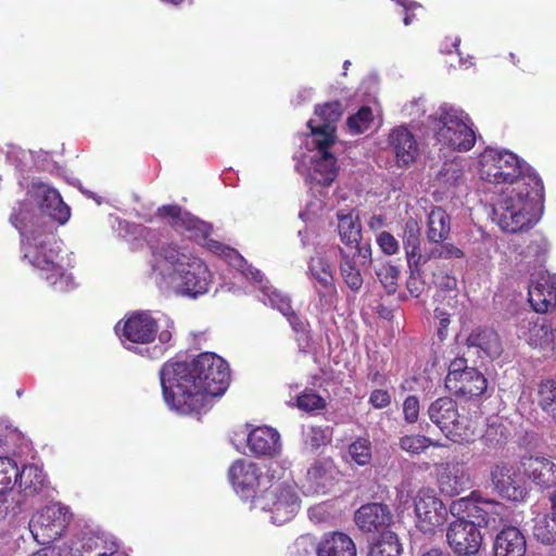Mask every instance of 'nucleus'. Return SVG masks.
I'll use <instances>...</instances> for the list:
<instances>
[{
  "mask_svg": "<svg viewBox=\"0 0 556 556\" xmlns=\"http://www.w3.org/2000/svg\"><path fill=\"white\" fill-rule=\"evenodd\" d=\"M510 514V509L505 504L481 497L476 523L479 527L484 526L491 529H496L501 525L509 521Z\"/></svg>",
  "mask_w": 556,
  "mask_h": 556,
  "instance_id": "32",
  "label": "nucleus"
},
{
  "mask_svg": "<svg viewBox=\"0 0 556 556\" xmlns=\"http://www.w3.org/2000/svg\"><path fill=\"white\" fill-rule=\"evenodd\" d=\"M313 94H314V90L312 88L303 87V88L299 89L294 99L292 100V103H294V105H302L305 102L311 101L313 98Z\"/></svg>",
  "mask_w": 556,
  "mask_h": 556,
  "instance_id": "59",
  "label": "nucleus"
},
{
  "mask_svg": "<svg viewBox=\"0 0 556 556\" xmlns=\"http://www.w3.org/2000/svg\"><path fill=\"white\" fill-rule=\"evenodd\" d=\"M115 331L123 345L149 358H159L164 352V346H147L156 338L157 324L148 312H137L128 316L124 321L115 326Z\"/></svg>",
  "mask_w": 556,
  "mask_h": 556,
  "instance_id": "9",
  "label": "nucleus"
},
{
  "mask_svg": "<svg viewBox=\"0 0 556 556\" xmlns=\"http://www.w3.org/2000/svg\"><path fill=\"white\" fill-rule=\"evenodd\" d=\"M24 208L11 215V223L22 237V253L24 260L31 265L48 285L59 292H66L75 288L71 273L63 266L61 242L53 233L52 227L38 224V229L25 223L22 216Z\"/></svg>",
  "mask_w": 556,
  "mask_h": 556,
  "instance_id": "3",
  "label": "nucleus"
},
{
  "mask_svg": "<svg viewBox=\"0 0 556 556\" xmlns=\"http://www.w3.org/2000/svg\"><path fill=\"white\" fill-rule=\"evenodd\" d=\"M427 415L453 442H469L475 435L476 428L472 420L459 413L456 401L450 396H442L431 402L427 408Z\"/></svg>",
  "mask_w": 556,
  "mask_h": 556,
  "instance_id": "10",
  "label": "nucleus"
},
{
  "mask_svg": "<svg viewBox=\"0 0 556 556\" xmlns=\"http://www.w3.org/2000/svg\"><path fill=\"white\" fill-rule=\"evenodd\" d=\"M254 508L270 514V522L283 525L290 521L300 509V498L292 481L271 483L257 495L253 502Z\"/></svg>",
  "mask_w": 556,
  "mask_h": 556,
  "instance_id": "11",
  "label": "nucleus"
},
{
  "mask_svg": "<svg viewBox=\"0 0 556 556\" xmlns=\"http://www.w3.org/2000/svg\"><path fill=\"white\" fill-rule=\"evenodd\" d=\"M307 440L313 447H319L328 440L326 430L320 427H312L307 433Z\"/></svg>",
  "mask_w": 556,
  "mask_h": 556,
  "instance_id": "57",
  "label": "nucleus"
},
{
  "mask_svg": "<svg viewBox=\"0 0 556 556\" xmlns=\"http://www.w3.org/2000/svg\"><path fill=\"white\" fill-rule=\"evenodd\" d=\"M402 241L409 267L421 266L425 258L421 257L420 251V226L415 218L409 217L405 220Z\"/></svg>",
  "mask_w": 556,
  "mask_h": 556,
  "instance_id": "34",
  "label": "nucleus"
},
{
  "mask_svg": "<svg viewBox=\"0 0 556 556\" xmlns=\"http://www.w3.org/2000/svg\"><path fill=\"white\" fill-rule=\"evenodd\" d=\"M425 113L424 100L421 98L410 101L403 108V114L413 121L418 119Z\"/></svg>",
  "mask_w": 556,
  "mask_h": 556,
  "instance_id": "56",
  "label": "nucleus"
},
{
  "mask_svg": "<svg viewBox=\"0 0 556 556\" xmlns=\"http://www.w3.org/2000/svg\"><path fill=\"white\" fill-rule=\"evenodd\" d=\"M21 207L24 208L23 216H26L25 223L29 227L38 229V224L48 227L53 225L46 220V217L65 224L71 216L70 207L63 202L60 193L42 182H34L27 191V199L14 207L12 214L17 213ZM22 217V215L20 216Z\"/></svg>",
  "mask_w": 556,
  "mask_h": 556,
  "instance_id": "8",
  "label": "nucleus"
},
{
  "mask_svg": "<svg viewBox=\"0 0 556 556\" xmlns=\"http://www.w3.org/2000/svg\"><path fill=\"white\" fill-rule=\"evenodd\" d=\"M329 137H320L319 139L311 138L309 144L313 146L311 151V166L308 169V177L312 181L328 186L337 176V159L330 151L334 141H329Z\"/></svg>",
  "mask_w": 556,
  "mask_h": 556,
  "instance_id": "15",
  "label": "nucleus"
},
{
  "mask_svg": "<svg viewBox=\"0 0 556 556\" xmlns=\"http://www.w3.org/2000/svg\"><path fill=\"white\" fill-rule=\"evenodd\" d=\"M340 253V274L346 286L354 292L361 290L363 277L361 270L356 267L354 256H351L345 250L339 248Z\"/></svg>",
  "mask_w": 556,
  "mask_h": 556,
  "instance_id": "40",
  "label": "nucleus"
},
{
  "mask_svg": "<svg viewBox=\"0 0 556 556\" xmlns=\"http://www.w3.org/2000/svg\"><path fill=\"white\" fill-rule=\"evenodd\" d=\"M350 249L355 250L353 255H352L354 257H355L356 254L362 256V257H364V258L370 257V255H371V249H370L369 245H362L361 247L359 243H358L357 247H351Z\"/></svg>",
  "mask_w": 556,
  "mask_h": 556,
  "instance_id": "63",
  "label": "nucleus"
},
{
  "mask_svg": "<svg viewBox=\"0 0 556 556\" xmlns=\"http://www.w3.org/2000/svg\"><path fill=\"white\" fill-rule=\"evenodd\" d=\"M71 519L70 508L54 502L38 510L31 517L28 527L34 540L46 545L62 536Z\"/></svg>",
  "mask_w": 556,
  "mask_h": 556,
  "instance_id": "12",
  "label": "nucleus"
},
{
  "mask_svg": "<svg viewBox=\"0 0 556 556\" xmlns=\"http://www.w3.org/2000/svg\"><path fill=\"white\" fill-rule=\"evenodd\" d=\"M247 445L254 456L273 457L281 450L280 434L271 427H256L248 432Z\"/></svg>",
  "mask_w": 556,
  "mask_h": 556,
  "instance_id": "26",
  "label": "nucleus"
},
{
  "mask_svg": "<svg viewBox=\"0 0 556 556\" xmlns=\"http://www.w3.org/2000/svg\"><path fill=\"white\" fill-rule=\"evenodd\" d=\"M376 274L383 285L388 293H394L397 287V280L400 277V270L396 266L392 264H382L377 270Z\"/></svg>",
  "mask_w": 556,
  "mask_h": 556,
  "instance_id": "49",
  "label": "nucleus"
},
{
  "mask_svg": "<svg viewBox=\"0 0 556 556\" xmlns=\"http://www.w3.org/2000/svg\"><path fill=\"white\" fill-rule=\"evenodd\" d=\"M426 127L441 152H467L477 141L470 116L448 103H442L427 117Z\"/></svg>",
  "mask_w": 556,
  "mask_h": 556,
  "instance_id": "5",
  "label": "nucleus"
},
{
  "mask_svg": "<svg viewBox=\"0 0 556 556\" xmlns=\"http://www.w3.org/2000/svg\"><path fill=\"white\" fill-rule=\"evenodd\" d=\"M372 123V112L368 106H363L358 112L348 118V127L352 134H363L369 129Z\"/></svg>",
  "mask_w": 556,
  "mask_h": 556,
  "instance_id": "48",
  "label": "nucleus"
},
{
  "mask_svg": "<svg viewBox=\"0 0 556 556\" xmlns=\"http://www.w3.org/2000/svg\"><path fill=\"white\" fill-rule=\"evenodd\" d=\"M519 338L533 348H547L554 341L555 333L544 317L534 316L522 319L518 328Z\"/></svg>",
  "mask_w": 556,
  "mask_h": 556,
  "instance_id": "27",
  "label": "nucleus"
},
{
  "mask_svg": "<svg viewBox=\"0 0 556 556\" xmlns=\"http://www.w3.org/2000/svg\"><path fill=\"white\" fill-rule=\"evenodd\" d=\"M376 241L381 251L387 255H394L400 251L399 241L392 233L388 231H381L377 236Z\"/></svg>",
  "mask_w": 556,
  "mask_h": 556,
  "instance_id": "52",
  "label": "nucleus"
},
{
  "mask_svg": "<svg viewBox=\"0 0 556 556\" xmlns=\"http://www.w3.org/2000/svg\"><path fill=\"white\" fill-rule=\"evenodd\" d=\"M159 215L168 218V223L177 230L186 231L191 239L205 245L211 252L223 256L230 266L249 276L252 266L233 249L210 239L212 226L190 213L182 211L177 205H164L159 208Z\"/></svg>",
  "mask_w": 556,
  "mask_h": 556,
  "instance_id": "6",
  "label": "nucleus"
},
{
  "mask_svg": "<svg viewBox=\"0 0 556 556\" xmlns=\"http://www.w3.org/2000/svg\"><path fill=\"white\" fill-rule=\"evenodd\" d=\"M469 348H477L489 357H498L502 353V343L498 334L490 328H477L467 338Z\"/></svg>",
  "mask_w": 556,
  "mask_h": 556,
  "instance_id": "36",
  "label": "nucleus"
},
{
  "mask_svg": "<svg viewBox=\"0 0 556 556\" xmlns=\"http://www.w3.org/2000/svg\"><path fill=\"white\" fill-rule=\"evenodd\" d=\"M416 527L424 533H432L447 518V509L433 489H420L414 497Z\"/></svg>",
  "mask_w": 556,
  "mask_h": 556,
  "instance_id": "14",
  "label": "nucleus"
},
{
  "mask_svg": "<svg viewBox=\"0 0 556 556\" xmlns=\"http://www.w3.org/2000/svg\"><path fill=\"white\" fill-rule=\"evenodd\" d=\"M480 498L481 495L478 492H471L469 496L454 500L450 505V513L457 519L470 518L477 522Z\"/></svg>",
  "mask_w": 556,
  "mask_h": 556,
  "instance_id": "41",
  "label": "nucleus"
},
{
  "mask_svg": "<svg viewBox=\"0 0 556 556\" xmlns=\"http://www.w3.org/2000/svg\"><path fill=\"white\" fill-rule=\"evenodd\" d=\"M525 477L541 488L556 484V464L545 457H529L521 460Z\"/></svg>",
  "mask_w": 556,
  "mask_h": 556,
  "instance_id": "30",
  "label": "nucleus"
},
{
  "mask_svg": "<svg viewBox=\"0 0 556 556\" xmlns=\"http://www.w3.org/2000/svg\"><path fill=\"white\" fill-rule=\"evenodd\" d=\"M387 141L397 167H409L420 155V144L416 136L404 125L391 129Z\"/></svg>",
  "mask_w": 556,
  "mask_h": 556,
  "instance_id": "20",
  "label": "nucleus"
},
{
  "mask_svg": "<svg viewBox=\"0 0 556 556\" xmlns=\"http://www.w3.org/2000/svg\"><path fill=\"white\" fill-rule=\"evenodd\" d=\"M451 220L441 207H434L428 215L427 238L432 243H442L448 238Z\"/></svg>",
  "mask_w": 556,
  "mask_h": 556,
  "instance_id": "38",
  "label": "nucleus"
},
{
  "mask_svg": "<svg viewBox=\"0 0 556 556\" xmlns=\"http://www.w3.org/2000/svg\"><path fill=\"white\" fill-rule=\"evenodd\" d=\"M538 394L541 408L556 420V381L543 380L539 384Z\"/></svg>",
  "mask_w": 556,
  "mask_h": 556,
  "instance_id": "44",
  "label": "nucleus"
},
{
  "mask_svg": "<svg viewBox=\"0 0 556 556\" xmlns=\"http://www.w3.org/2000/svg\"><path fill=\"white\" fill-rule=\"evenodd\" d=\"M443 253V258H460L464 256V253L460 249L453 244H441L440 245Z\"/></svg>",
  "mask_w": 556,
  "mask_h": 556,
  "instance_id": "60",
  "label": "nucleus"
},
{
  "mask_svg": "<svg viewBox=\"0 0 556 556\" xmlns=\"http://www.w3.org/2000/svg\"><path fill=\"white\" fill-rule=\"evenodd\" d=\"M228 477L235 492L242 500L252 498L254 501L257 496L255 495L256 490L264 483L257 466L245 459L233 462L229 468Z\"/></svg>",
  "mask_w": 556,
  "mask_h": 556,
  "instance_id": "19",
  "label": "nucleus"
},
{
  "mask_svg": "<svg viewBox=\"0 0 556 556\" xmlns=\"http://www.w3.org/2000/svg\"><path fill=\"white\" fill-rule=\"evenodd\" d=\"M421 257L425 258V261H422V265L432 258H443L442 249L440 245H437L430 249L428 252L421 253Z\"/></svg>",
  "mask_w": 556,
  "mask_h": 556,
  "instance_id": "62",
  "label": "nucleus"
},
{
  "mask_svg": "<svg viewBox=\"0 0 556 556\" xmlns=\"http://www.w3.org/2000/svg\"><path fill=\"white\" fill-rule=\"evenodd\" d=\"M18 477L17 464L9 457H0V517L8 514L7 493L16 484Z\"/></svg>",
  "mask_w": 556,
  "mask_h": 556,
  "instance_id": "37",
  "label": "nucleus"
},
{
  "mask_svg": "<svg viewBox=\"0 0 556 556\" xmlns=\"http://www.w3.org/2000/svg\"><path fill=\"white\" fill-rule=\"evenodd\" d=\"M370 229H379L384 226V217L382 215H374L368 222Z\"/></svg>",
  "mask_w": 556,
  "mask_h": 556,
  "instance_id": "64",
  "label": "nucleus"
},
{
  "mask_svg": "<svg viewBox=\"0 0 556 556\" xmlns=\"http://www.w3.org/2000/svg\"><path fill=\"white\" fill-rule=\"evenodd\" d=\"M296 407L313 413L326 407V400L313 390H305L296 396Z\"/></svg>",
  "mask_w": 556,
  "mask_h": 556,
  "instance_id": "47",
  "label": "nucleus"
},
{
  "mask_svg": "<svg viewBox=\"0 0 556 556\" xmlns=\"http://www.w3.org/2000/svg\"><path fill=\"white\" fill-rule=\"evenodd\" d=\"M533 535L544 544L556 543V510L534 519Z\"/></svg>",
  "mask_w": 556,
  "mask_h": 556,
  "instance_id": "43",
  "label": "nucleus"
},
{
  "mask_svg": "<svg viewBox=\"0 0 556 556\" xmlns=\"http://www.w3.org/2000/svg\"><path fill=\"white\" fill-rule=\"evenodd\" d=\"M150 278L162 293L192 299L205 294L212 283L203 260L173 242L152 248Z\"/></svg>",
  "mask_w": 556,
  "mask_h": 556,
  "instance_id": "2",
  "label": "nucleus"
},
{
  "mask_svg": "<svg viewBox=\"0 0 556 556\" xmlns=\"http://www.w3.org/2000/svg\"><path fill=\"white\" fill-rule=\"evenodd\" d=\"M369 403L378 409L391 404V395L387 390L376 389L369 395Z\"/></svg>",
  "mask_w": 556,
  "mask_h": 556,
  "instance_id": "55",
  "label": "nucleus"
},
{
  "mask_svg": "<svg viewBox=\"0 0 556 556\" xmlns=\"http://www.w3.org/2000/svg\"><path fill=\"white\" fill-rule=\"evenodd\" d=\"M317 556H356L353 540L342 532L326 534L318 543Z\"/></svg>",
  "mask_w": 556,
  "mask_h": 556,
  "instance_id": "33",
  "label": "nucleus"
},
{
  "mask_svg": "<svg viewBox=\"0 0 556 556\" xmlns=\"http://www.w3.org/2000/svg\"><path fill=\"white\" fill-rule=\"evenodd\" d=\"M399 445L402 451L410 455H418L425 452L430 445L440 446L439 443L433 442L430 438L421 434L404 435L400 439Z\"/></svg>",
  "mask_w": 556,
  "mask_h": 556,
  "instance_id": "45",
  "label": "nucleus"
},
{
  "mask_svg": "<svg viewBox=\"0 0 556 556\" xmlns=\"http://www.w3.org/2000/svg\"><path fill=\"white\" fill-rule=\"evenodd\" d=\"M248 278H251L258 285L257 298L261 302L276 308L286 316L294 331H305L307 324L293 312L289 296L268 285V281L258 269L249 268Z\"/></svg>",
  "mask_w": 556,
  "mask_h": 556,
  "instance_id": "16",
  "label": "nucleus"
},
{
  "mask_svg": "<svg viewBox=\"0 0 556 556\" xmlns=\"http://www.w3.org/2000/svg\"><path fill=\"white\" fill-rule=\"evenodd\" d=\"M419 400L415 395H409L403 403L404 419L408 424H415L419 417Z\"/></svg>",
  "mask_w": 556,
  "mask_h": 556,
  "instance_id": "53",
  "label": "nucleus"
},
{
  "mask_svg": "<svg viewBox=\"0 0 556 556\" xmlns=\"http://www.w3.org/2000/svg\"><path fill=\"white\" fill-rule=\"evenodd\" d=\"M438 483L441 492L455 496L470 486V475L465 463L452 460L437 466Z\"/></svg>",
  "mask_w": 556,
  "mask_h": 556,
  "instance_id": "22",
  "label": "nucleus"
},
{
  "mask_svg": "<svg viewBox=\"0 0 556 556\" xmlns=\"http://www.w3.org/2000/svg\"><path fill=\"white\" fill-rule=\"evenodd\" d=\"M529 303L536 313H545L556 305V277L543 269L531 275Z\"/></svg>",
  "mask_w": 556,
  "mask_h": 556,
  "instance_id": "21",
  "label": "nucleus"
},
{
  "mask_svg": "<svg viewBox=\"0 0 556 556\" xmlns=\"http://www.w3.org/2000/svg\"><path fill=\"white\" fill-rule=\"evenodd\" d=\"M493 549L494 556H525V535L516 527H504L495 536Z\"/></svg>",
  "mask_w": 556,
  "mask_h": 556,
  "instance_id": "31",
  "label": "nucleus"
},
{
  "mask_svg": "<svg viewBox=\"0 0 556 556\" xmlns=\"http://www.w3.org/2000/svg\"><path fill=\"white\" fill-rule=\"evenodd\" d=\"M402 552L403 546L396 533L384 531L371 546L368 556H400Z\"/></svg>",
  "mask_w": 556,
  "mask_h": 556,
  "instance_id": "42",
  "label": "nucleus"
},
{
  "mask_svg": "<svg viewBox=\"0 0 556 556\" xmlns=\"http://www.w3.org/2000/svg\"><path fill=\"white\" fill-rule=\"evenodd\" d=\"M446 541L457 556H471L479 552L482 534L476 521L456 519L446 529Z\"/></svg>",
  "mask_w": 556,
  "mask_h": 556,
  "instance_id": "17",
  "label": "nucleus"
},
{
  "mask_svg": "<svg viewBox=\"0 0 556 556\" xmlns=\"http://www.w3.org/2000/svg\"><path fill=\"white\" fill-rule=\"evenodd\" d=\"M475 369L473 367L467 366V361L463 357L453 359L448 366V372L445 377V386L454 381L459 375L467 374L468 370Z\"/></svg>",
  "mask_w": 556,
  "mask_h": 556,
  "instance_id": "54",
  "label": "nucleus"
},
{
  "mask_svg": "<svg viewBox=\"0 0 556 556\" xmlns=\"http://www.w3.org/2000/svg\"><path fill=\"white\" fill-rule=\"evenodd\" d=\"M118 547V542L113 535L87 531L71 540L68 553L71 556H113Z\"/></svg>",
  "mask_w": 556,
  "mask_h": 556,
  "instance_id": "18",
  "label": "nucleus"
},
{
  "mask_svg": "<svg viewBox=\"0 0 556 556\" xmlns=\"http://www.w3.org/2000/svg\"><path fill=\"white\" fill-rule=\"evenodd\" d=\"M287 476H289V472L285 467L279 463L271 462L267 468L266 475L264 477L262 476V479H264L262 486L266 489L267 483H282V481L289 480Z\"/></svg>",
  "mask_w": 556,
  "mask_h": 556,
  "instance_id": "51",
  "label": "nucleus"
},
{
  "mask_svg": "<svg viewBox=\"0 0 556 556\" xmlns=\"http://www.w3.org/2000/svg\"><path fill=\"white\" fill-rule=\"evenodd\" d=\"M445 387L458 397L472 400L481 396L486 391L488 380L478 369H470Z\"/></svg>",
  "mask_w": 556,
  "mask_h": 556,
  "instance_id": "28",
  "label": "nucleus"
},
{
  "mask_svg": "<svg viewBox=\"0 0 556 556\" xmlns=\"http://www.w3.org/2000/svg\"><path fill=\"white\" fill-rule=\"evenodd\" d=\"M543 198L541 178H532L527 186L506 187L493 206V222L506 232L528 229L541 217Z\"/></svg>",
  "mask_w": 556,
  "mask_h": 556,
  "instance_id": "4",
  "label": "nucleus"
},
{
  "mask_svg": "<svg viewBox=\"0 0 556 556\" xmlns=\"http://www.w3.org/2000/svg\"><path fill=\"white\" fill-rule=\"evenodd\" d=\"M46 483V477L42 469L37 465H25L22 470L18 469L16 484L25 496L34 495L41 491Z\"/></svg>",
  "mask_w": 556,
  "mask_h": 556,
  "instance_id": "39",
  "label": "nucleus"
},
{
  "mask_svg": "<svg viewBox=\"0 0 556 556\" xmlns=\"http://www.w3.org/2000/svg\"><path fill=\"white\" fill-rule=\"evenodd\" d=\"M17 437L16 429L9 425L0 424V444H7L9 439Z\"/></svg>",
  "mask_w": 556,
  "mask_h": 556,
  "instance_id": "61",
  "label": "nucleus"
},
{
  "mask_svg": "<svg viewBox=\"0 0 556 556\" xmlns=\"http://www.w3.org/2000/svg\"><path fill=\"white\" fill-rule=\"evenodd\" d=\"M392 514L389 507L381 503H370L361 506L355 513V522L363 531L371 532L390 525Z\"/></svg>",
  "mask_w": 556,
  "mask_h": 556,
  "instance_id": "29",
  "label": "nucleus"
},
{
  "mask_svg": "<svg viewBox=\"0 0 556 556\" xmlns=\"http://www.w3.org/2000/svg\"><path fill=\"white\" fill-rule=\"evenodd\" d=\"M339 470L329 460L316 462L306 473V482L303 485L308 494H326L337 481Z\"/></svg>",
  "mask_w": 556,
  "mask_h": 556,
  "instance_id": "24",
  "label": "nucleus"
},
{
  "mask_svg": "<svg viewBox=\"0 0 556 556\" xmlns=\"http://www.w3.org/2000/svg\"><path fill=\"white\" fill-rule=\"evenodd\" d=\"M479 164L480 178L491 184L521 187L532 178H540L530 165L508 150L488 148L481 153Z\"/></svg>",
  "mask_w": 556,
  "mask_h": 556,
  "instance_id": "7",
  "label": "nucleus"
},
{
  "mask_svg": "<svg viewBox=\"0 0 556 556\" xmlns=\"http://www.w3.org/2000/svg\"><path fill=\"white\" fill-rule=\"evenodd\" d=\"M549 249V243L542 235H534L530 244L527 247V256H534L538 265H542L545 255Z\"/></svg>",
  "mask_w": 556,
  "mask_h": 556,
  "instance_id": "50",
  "label": "nucleus"
},
{
  "mask_svg": "<svg viewBox=\"0 0 556 556\" xmlns=\"http://www.w3.org/2000/svg\"><path fill=\"white\" fill-rule=\"evenodd\" d=\"M348 455L359 466L369 464L372 457L370 441L364 438L356 439L349 445Z\"/></svg>",
  "mask_w": 556,
  "mask_h": 556,
  "instance_id": "46",
  "label": "nucleus"
},
{
  "mask_svg": "<svg viewBox=\"0 0 556 556\" xmlns=\"http://www.w3.org/2000/svg\"><path fill=\"white\" fill-rule=\"evenodd\" d=\"M342 114L341 104L339 102H329L315 109V118L307 122L311 128V138L319 139L329 137V141H334L336 123Z\"/></svg>",
  "mask_w": 556,
  "mask_h": 556,
  "instance_id": "25",
  "label": "nucleus"
},
{
  "mask_svg": "<svg viewBox=\"0 0 556 556\" xmlns=\"http://www.w3.org/2000/svg\"><path fill=\"white\" fill-rule=\"evenodd\" d=\"M338 233L341 242L348 247H357L362 239V226L358 214L354 210L337 213Z\"/></svg>",
  "mask_w": 556,
  "mask_h": 556,
  "instance_id": "35",
  "label": "nucleus"
},
{
  "mask_svg": "<svg viewBox=\"0 0 556 556\" xmlns=\"http://www.w3.org/2000/svg\"><path fill=\"white\" fill-rule=\"evenodd\" d=\"M308 271L315 280L314 287L319 296L320 305H333L337 289L333 283L330 264L321 256L312 257L308 264Z\"/></svg>",
  "mask_w": 556,
  "mask_h": 556,
  "instance_id": "23",
  "label": "nucleus"
},
{
  "mask_svg": "<svg viewBox=\"0 0 556 556\" xmlns=\"http://www.w3.org/2000/svg\"><path fill=\"white\" fill-rule=\"evenodd\" d=\"M490 475L492 485L500 496L509 501L520 502L528 494L521 463L498 462L491 468Z\"/></svg>",
  "mask_w": 556,
  "mask_h": 556,
  "instance_id": "13",
  "label": "nucleus"
},
{
  "mask_svg": "<svg viewBox=\"0 0 556 556\" xmlns=\"http://www.w3.org/2000/svg\"><path fill=\"white\" fill-rule=\"evenodd\" d=\"M166 405L180 415L206 413L212 400L227 390L230 379L228 364L210 352L191 363L167 362L160 371Z\"/></svg>",
  "mask_w": 556,
  "mask_h": 556,
  "instance_id": "1",
  "label": "nucleus"
},
{
  "mask_svg": "<svg viewBox=\"0 0 556 556\" xmlns=\"http://www.w3.org/2000/svg\"><path fill=\"white\" fill-rule=\"evenodd\" d=\"M435 285L441 290L452 291L456 288L457 281L454 277L448 275H439L435 277Z\"/></svg>",
  "mask_w": 556,
  "mask_h": 556,
  "instance_id": "58",
  "label": "nucleus"
}]
</instances>
